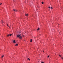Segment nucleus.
<instances>
[{
  "label": "nucleus",
  "mask_w": 63,
  "mask_h": 63,
  "mask_svg": "<svg viewBox=\"0 0 63 63\" xmlns=\"http://www.w3.org/2000/svg\"><path fill=\"white\" fill-rule=\"evenodd\" d=\"M21 35V34H19V35H17V38H19L20 39H21L22 38V37L20 36Z\"/></svg>",
  "instance_id": "1"
},
{
  "label": "nucleus",
  "mask_w": 63,
  "mask_h": 63,
  "mask_svg": "<svg viewBox=\"0 0 63 63\" xmlns=\"http://www.w3.org/2000/svg\"><path fill=\"white\" fill-rule=\"evenodd\" d=\"M28 14H25V16H28Z\"/></svg>",
  "instance_id": "2"
},
{
  "label": "nucleus",
  "mask_w": 63,
  "mask_h": 63,
  "mask_svg": "<svg viewBox=\"0 0 63 63\" xmlns=\"http://www.w3.org/2000/svg\"><path fill=\"white\" fill-rule=\"evenodd\" d=\"M7 25L8 27H10V26L8 25V24H7Z\"/></svg>",
  "instance_id": "3"
},
{
  "label": "nucleus",
  "mask_w": 63,
  "mask_h": 63,
  "mask_svg": "<svg viewBox=\"0 0 63 63\" xmlns=\"http://www.w3.org/2000/svg\"><path fill=\"white\" fill-rule=\"evenodd\" d=\"M13 43H16V41H15V40H14L13 41Z\"/></svg>",
  "instance_id": "4"
},
{
  "label": "nucleus",
  "mask_w": 63,
  "mask_h": 63,
  "mask_svg": "<svg viewBox=\"0 0 63 63\" xmlns=\"http://www.w3.org/2000/svg\"><path fill=\"white\" fill-rule=\"evenodd\" d=\"M40 30V28H39L37 29V30Z\"/></svg>",
  "instance_id": "5"
},
{
  "label": "nucleus",
  "mask_w": 63,
  "mask_h": 63,
  "mask_svg": "<svg viewBox=\"0 0 63 63\" xmlns=\"http://www.w3.org/2000/svg\"><path fill=\"white\" fill-rule=\"evenodd\" d=\"M18 46V44H16V45H15V46Z\"/></svg>",
  "instance_id": "6"
},
{
  "label": "nucleus",
  "mask_w": 63,
  "mask_h": 63,
  "mask_svg": "<svg viewBox=\"0 0 63 63\" xmlns=\"http://www.w3.org/2000/svg\"><path fill=\"white\" fill-rule=\"evenodd\" d=\"M3 56H4V55H3L1 57V58H3Z\"/></svg>",
  "instance_id": "7"
},
{
  "label": "nucleus",
  "mask_w": 63,
  "mask_h": 63,
  "mask_svg": "<svg viewBox=\"0 0 63 63\" xmlns=\"http://www.w3.org/2000/svg\"><path fill=\"white\" fill-rule=\"evenodd\" d=\"M12 34H9V36H12Z\"/></svg>",
  "instance_id": "8"
},
{
  "label": "nucleus",
  "mask_w": 63,
  "mask_h": 63,
  "mask_svg": "<svg viewBox=\"0 0 63 63\" xmlns=\"http://www.w3.org/2000/svg\"><path fill=\"white\" fill-rule=\"evenodd\" d=\"M32 39L31 40H30L31 42H32Z\"/></svg>",
  "instance_id": "9"
},
{
  "label": "nucleus",
  "mask_w": 63,
  "mask_h": 63,
  "mask_svg": "<svg viewBox=\"0 0 63 63\" xmlns=\"http://www.w3.org/2000/svg\"><path fill=\"white\" fill-rule=\"evenodd\" d=\"M42 4H44V2H42Z\"/></svg>",
  "instance_id": "10"
},
{
  "label": "nucleus",
  "mask_w": 63,
  "mask_h": 63,
  "mask_svg": "<svg viewBox=\"0 0 63 63\" xmlns=\"http://www.w3.org/2000/svg\"><path fill=\"white\" fill-rule=\"evenodd\" d=\"M2 23H3V21H1Z\"/></svg>",
  "instance_id": "11"
},
{
  "label": "nucleus",
  "mask_w": 63,
  "mask_h": 63,
  "mask_svg": "<svg viewBox=\"0 0 63 63\" xmlns=\"http://www.w3.org/2000/svg\"><path fill=\"white\" fill-rule=\"evenodd\" d=\"M27 60H29V61H30V59H29V58H28L27 59Z\"/></svg>",
  "instance_id": "12"
},
{
  "label": "nucleus",
  "mask_w": 63,
  "mask_h": 63,
  "mask_svg": "<svg viewBox=\"0 0 63 63\" xmlns=\"http://www.w3.org/2000/svg\"><path fill=\"white\" fill-rule=\"evenodd\" d=\"M9 36H10V35L9 34H8V35H7V37H9Z\"/></svg>",
  "instance_id": "13"
},
{
  "label": "nucleus",
  "mask_w": 63,
  "mask_h": 63,
  "mask_svg": "<svg viewBox=\"0 0 63 63\" xmlns=\"http://www.w3.org/2000/svg\"><path fill=\"white\" fill-rule=\"evenodd\" d=\"M41 63H44V62H41Z\"/></svg>",
  "instance_id": "14"
},
{
  "label": "nucleus",
  "mask_w": 63,
  "mask_h": 63,
  "mask_svg": "<svg viewBox=\"0 0 63 63\" xmlns=\"http://www.w3.org/2000/svg\"><path fill=\"white\" fill-rule=\"evenodd\" d=\"M16 11H17L16 10H15V12H16Z\"/></svg>",
  "instance_id": "15"
},
{
  "label": "nucleus",
  "mask_w": 63,
  "mask_h": 63,
  "mask_svg": "<svg viewBox=\"0 0 63 63\" xmlns=\"http://www.w3.org/2000/svg\"><path fill=\"white\" fill-rule=\"evenodd\" d=\"M49 56H48V57H47V58H49Z\"/></svg>",
  "instance_id": "16"
},
{
  "label": "nucleus",
  "mask_w": 63,
  "mask_h": 63,
  "mask_svg": "<svg viewBox=\"0 0 63 63\" xmlns=\"http://www.w3.org/2000/svg\"><path fill=\"white\" fill-rule=\"evenodd\" d=\"M15 9L13 10V11H15Z\"/></svg>",
  "instance_id": "17"
},
{
  "label": "nucleus",
  "mask_w": 63,
  "mask_h": 63,
  "mask_svg": "<svg viewBox=\"0 0 63 63\" xmlns=\"http://www.w3.org/2000/svg\"><path fill=\"white\" fill-rule=\"evenodd\" d=\"M59 55L60 57H61V55Z\"/></svg>",
  "instance_id": "18"
},
{
  "label": "nucleus",
  "mask_w": 63,
  "mask_h": 63,
  "mask_svg": "<svg viewBox=\"0 0 63 63\" xmlns=\"http://www.w3.org/2000/svg\"><path fill=\"white\" fill-rule=\"evenodd\" d=\"M49 8H50V7L49 6Z\"/></svg>",
  "instance_id": "19"
},
{
  "label": "nucleus",
  "mask_w": 63,
  "mask_h": 63,
  "mask_svg": "<svg viewBox=\"0 0 63 63\" xmlns=\"http://www.w3.org/2000/svg\"><path fill=\"white\" fill-rule=\"evenodd\" d=\"M51 9H52V7H51Z\"/></svg>",
  "instance_id": "20"
},
{
  "label": "nucleus",
  "mask_w": 63,
  "mask_h": 63,
  "mask_svg": "<svg viewBox=\"0 0 63 63\" xmlns=\"http://www.w3.org/2000/svg\"><path fill=\"white\" fill-rule=\"evenodd\" d=\"M0 4H2V3H0Z\"/></svg>",
  "instance_id": "21"
},
{
  "label": "nucleus",
  "mask_w": 63,
  "mask_h": 63,
  "mask_svg": "<svg viewBox=\"0 0 63 63\" xmlns=\"http://www.w3.org/2000/svg\"><path fill=\"white\" fill-rule=\"evenodd\" d=\"M15 0H13V1H15Z\"/></svg>",
  "instance_id": "22"
},
{
  "label": "nucleus",
  "mask_w": 63,
  "mask_h": 63,
  "mask_svg": "<svg viewBox=\"0 0 63 63\" xmlns=\"http://www.w3.org/2000/svg\"><path fill=\"white\" fill-rule=\"evenodd\" d=\"M62 59H63V58H62Z\"/></svg>",
  "instance_id": "23"
},
{
  "label": "nucleus",
  "mask_w": 63,
  "mask_h": 63,
  "mask_svg": "<svg viewBox=\"0 0 63 63\" xmlns=\"http://www.w3.org/2000/svg\"><path fill=\"white\" fill-rule=\"evenodd\" d=\"M43 52H44V51H43Z\"/></svg>",
  "instance_id": "24"
},
{
  "label": "nucleus",
  "mask_w": 63,
  "mask_h": 63,
  "mask_svg": "<svg viewBox=\"0 0 63 63\" xmlns=\"http://www.w3.org/2000/svg\"><path fill=\"white\" fill-rule=\"evenodd\" d=\"M23 37H24V35H23Z\"/></svg>",
  "instance_id": "25"
},
{
  "label": "nucleus",
  "mask_w": 63,
  "mask_h": 63,
  "mask_svg": "<svg viewBox=\"0 0 63 63\" xmlns=\"http://www.w3.org/2000/svg\"><path fill=\"white\" fill-rule=\"evenodd\" d=\"M42 52H43V51H42Z\"/></svg>",
  "instance_id": "26"
},
{
  "label": "nucleus",
  "mask_w": 63,
  "mask_h": 63,
  "mask_svg": "<svg viewBox=\"0 0 63 63\" xmlns=\"http://www.w3.org/2000/svg\"><path fill=\"white\" fill-rule=\"evenodd\" d=\"M0 5H1V4H0Z\"/></svg>",
  "instance_id": "27"
},
{
  "label": "nucleus",
  "mask_w": 63,
  "mask_h": 63,
  "mask_svg": "<svg viewBox=\"0 0 63 63\" xmlns=\"http://www.w3.org/2000/svg\"><path fill=\"white\" fill-rule=\"evenodd\" d=\"M19 11H20V10Z\"/></svg>",
  "instance_id": "28"
}]
</instances>
